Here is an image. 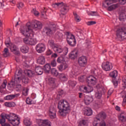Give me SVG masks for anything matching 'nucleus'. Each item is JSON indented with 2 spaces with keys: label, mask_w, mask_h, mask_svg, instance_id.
Returning a JSON list of instances; mask_svg holds the SVG:
<instances>
[{
  "label": "nucleus",
  "mask_w": 126,
  "mask_h": 126,
  "mask_svg": "<svg viewBox=\"0 0 126 126\" xmlns=\"http://www.w3.org/2000/svg\"><path fill=\"white\" fill-rule=\"evenodd\" d=\"M56 36L57 39H59L60 40H62V39H63V34L61 32H57L56 33Z\"/></svg>",
  "instance_id": "obj_44"
},
{
  "label": "nucleus",
  "mask_w": 126,
  "mask_h": 126,
  "mask_svg": "<svg viewBox=\"0 0 126 126\" xmlns=\"http://www.w3.org/2000/svg\"><path fill=\"white\" fill-rule=\"evenodd\" d=\"M6 84H7V81L6 80H4L3 81V83L1 85V86H0L1 89H4V88H5V87H6Z\"/></svg>",
  "instance_id": "obj_52"
},
{
  "label": "nucleus",
  "mask_w": 126,
  "mask_h": 126,
  "mask_svg": "<svg viewBox=\"0 0 126 126\" xmlns=\"http://www.w3.org/2000/svg\"><path fill=\"white\" fill-rule=\"evenodd\" d=\"M96 117L98 119V121H100L101 120H105L107 118V115L105 112H101L97 114Z\"/></svg>",
  "instance_id": "obj_18"
},
{
  "label": "nucleus",
  "mask_w": 126,
  "mask_h": 126,
  "mask_svg": "<svg viewBox=\"0 0 126 126\" xmlns=\"http://www.w3.org/2000/svg\"><path fill=\"white\" fill-rule=\"evenodd\" d=\"M87 24L88 26L94 25V24H96V22H95V21L88 22L87 23Z\"/></svg>",
  "instance_id": "obj_60"
},
{
  "label": "nucleus",
  "mask_w": 126,
  "mask_h": 126,
  "mask_svg": "<svg viewBox=\"0 0 126 126\" xmlns=\"http://www.w3.org/2000/svg\"><path fill=\"white\" fill-rule=\"evenodd\" d=\"M10 42V40L9 39H8V40H6L5 42V44L6 46V47H9L10 46V43H9Z\"/></svg>",
  "instance_id": "obj_62"
},
{
  "label": "nucleus",
  "mask_w": 126,
  "mask_h": 126,
  "mask_svg": "<svg viewBox=\"0 0 126 126\" xmlns=\"http://www.w3.org/2000/svg\"><path fill=\"white\" fill-rule=\"evenodd\" d=\"M20 94H10L4 97L5 100H13L14 98H15V97H18L20 96Z\"/></svg>",
  "instance_id": "obj_24"
},
{
  "label": "nucleus",
  "mask_w": 126,
  "mask_h": 126,
  "mask_svg": "<svg viewBox=\"0 0 126 126\" xmlns=\"http://www.w3.org/2000/svg\"><path fill=\"white\" fill-rule=\"evenodd\" d=\"M106 122L105 121H102L100 123H99V126H106Z\"/></svg>",
  "instance_id": "obj_63"
},
{
  "label": "nucleus",
  "mask_w": 126,
  "mask_h": 126,
  "mask_svg": "<svg viewBox=\"0 0 126 126\" xmlns=\"http://www.w3.org/2000/svg\"><path fill=\"white\" fill-rule=\"evenodd\" d=\"M24 123L26 126H30L32 125V122L29 118H26L24 120Z\"/></svg>",
  "instance_id": "obj_38"
},
{
  "label": "nucleus",
  "mask_w": 126,
  "mask_h": 126,
  "mask_svg": "<svg viewBox=\"0 0 126 126\" xmlns=\"http://www.w3.org/2000/svg\"><path fill=\"white\" fill-rule=\"evenodd\" d=\"M98 121H99V119L96 117L94 120V122L93 123V125L94 126H97L98 125Z\"/></svg>",
  "instance_id": "obj_56"
},
{
  "label": "nucleus",
  "mask_w": 126,
  "mask_h": 126,
  "mask_svg": "<svg viewBox=\"0 0 126 126\" xmlns=\"http://www.w3.org/2000/svg\"><path fill=\"white\" fill-rule=\"evenodd\" d=\"M78 63L80 66H85L87 64V58L85 56H82L79 58Z\"/></svg>",
  "instance_id": "obj_12"
},
{
  "label": "nucleus",
  "mask_w": 126,
  "mask_h": 126,
  "mask_svg": "<svg viewBox=\"0 0 126 126\" xmlns=\"http://www.w3.org/2000/svg\"><path fill=\"white\" fill-rule=\"evenodd\" d=\"M69 83L72 87H74L76 85V82L75 81H69Z\"/></svg>",
  "instance_id": "obj_57"
},
{
  "label": "nucleus",
  "mask_w": 126,
  "mask_h": 126,
  "mask_svg": "<svg viewBox=\"0 0 126 126\" xmlns=\"http://www.w3.org/2000/svg\"><path fill=\"white\" fill-rule=\"evenodd\" d=\"M6 119L12 126H18L20 124V119L18 116L14 113L6 114Z\"/></svg>",
  "instance_id": "obj_3"
},
{
  "label": "nucleus",
  "mask_w": 126,
  "mask_h": 126,
  "mask_svg": "<svg viewBox=\"0 0 126 126\" xmlns=\"http://www.w3.org/2000/svg\"><path fill=\"white\" fill-rule=\"evenodd\" d=\"M68 9H69L68 6H64L63 8L61 9V12L62 14H63V15H64V14L66 13L67 11H68Z\"/></svg>",
  "instance_id": "obj_42"
},
{
  "label": "nucleus",
  "mask_w": 126,
  "mask_h": 126,
  "mask_svg": "<svg viewBox=\"0 0 126 126\" xmlns=\"http://www.w3.org/2000/svg\"><path fill=\"white\" fill-rule=\"evenodd\" d=\"M57 63H65V60L63 57H60L58 58Z\"/></svg>",
  "instance_id": "obj_45"
},
{
  "label": "nucleus",
  "mask_w": 126,
  "mask_h": 126,
  "mask_svg": "<svg viewBox=\"0 0 126 126\" xmlns=\"http://www.w3.org/2000/svg\"><path fill=\"white\" fill-rule=\"evenodd\" d=\"M43 69L45 72L49 73V72H50V70H51V65L49 63L46 64L44 66Z\"/></svg>",
  "instance_id": "obj_35"
},
{
  "label": "nucleus",
  "mask_w": 126,
  "mask_h": 126,
  "mask_svg": "<svg viewBox=\"0 0 126 126\" xmlns=\"http://www.w3.org/2000/svg\"><path fill=\"white\" fill-rule=\"evenodd\" d=\"M20 50L23 54H27L29 52V47L28 46L24 45L21 47Z\"/></svg>",
  "instance_id": "obj_25"
},
{
  "label": "nucleus",
  "mask_w": 126,
  "mask_h": 126,
  "mask_svg": "<svg viewBox=\"0 0 126 126\" xmlns=\"http://www.w3.org/2000/svg\"><path fill=\"white\" fill-rule=\"evenodd\" d=\"M61 53H63L62 56H66L67 53H68V48L67 47H65L63 49H62Z\"/></svg>",
  "instance_id": "obj_48"
},
{
  "label": "nucleus",
  "mask_w": 126,
  "mask_h": 126,
  "mask_svg": "<svg viewBox=\"0 0 126 126\" xmlns=\"http://www.w3.org/2000/svg\"><path fill=\"white\" fill-rule=\"evenodd\" d=\"M37 124L39 126H51V122L48 120H38Z\"/></svg>",
  "instance_id": "obj_14"
},
{
  "label": "nucleus",
  "mask_w": 126,
  "mask_h": 126,
  "mask_svg": "<svg viewBox=\"0 0 126 126\" xmlns=\"http://www.w3.org/2000/svg\"><path fill=\"white\" fill-rule=\"evenodd\" d=\"M3 56L4 57V58H7V57L9 56V50H8V48H5L4 49L3 51Z\"/></svg>",
  "instance_id": "obj_40"
},
{
  "label": "nucleus",
  "mask_w": 126,
  "mask_h": 126,
  "mask_svg": "<svg viewBox=\"0 0 126 126\" xmlns=\"http://www.w3.org/2000/svg\"><path fill=\"white\" fill-rule=\"evenodd\" d=\"M49 114L51 119H55L57 117L56 113V108L53 106H50L49 110Z\"/></svg>",
  "instance_id": "obj_16"
},
{
  "label": "nucleus",
  "mask_w": 126,
  "mask_h": 126,
  "mask_svg": "<svg viewBox=\"0 0 126 126\" xmlns=\"http://www.w3.org/2000/svg\"><path fill=\"white\" fill-rule=\"evenodd\" d=\"M9 47L10 50L11 52H13V53H14V52H17V50H18V48H17L16 45H14V44L10 43Z\"/></svg>",
  "instance_id": "obj_34"
},
{
  "label": "nucleus",
  "mask_w": 126,
  "mask_h": 126,
  "mask_svg": "<svg viewBox=\"0 0 126 126\" xmlns=\"http://www.w3.org/2000/svg\"><path fill=\"white\" fill-rule=\"evenodd\" d=\"M43 25L42 23L37 20H33L32 23V25L31 27L34 30H39L40 29H42V27Z\"/></svg>",
  "instance_id": "obj_10"
},
{
  "label": "nucleus",
  "mask_w": 126,
  "mask_h": 126,
  "mask_svg": "<svg viewBox=\"0 0 126 126\" xmlns=\"http://www.w3.org/2000/svg\"><path fill=\"white\" fill-rule=\"evenodd\" d=\"M122 81L123 82V88H124V89H126V77H123Z\"/></svg>",
  "instance_id": "obj_55"
},
{
  "label": "nucleus",
  "mask_w": 126,
  "mask_h": 126,
  "mask_svg": "<svg viewBox=\"0 0 126 126\" xmlns=\"http://www.w3.org/2000/svg\"><path fill=\"white\" fill-rule=\"evenodd\" d=\"M109 76H110V77H112V78H114V79H116V77L118 76V71L114 70L113 71L110 72L109 74Z\"/></svg>",
  "instance_id": "obj_37"
},
{
  "label": "nucleus",
  "mask_w": 126,
  "mask_h": 126,
  "mask_svg": "<svg viewBox=\"0 0 126 126\" xmlns=\"http://www.w3.org/2000/svg\"><path fill=\"white\" fill-rule=\"evenodd\" d=\"M67 36V42L70 46L71 47H74L76 45V40H75V37L72 34L67 32H66Z\"/></svg>",
  "instance_id": "obj_5"
},
{
  "label": "nucleus",
  "mask_w": 126,
  "mask_h": 126,
  "mask_svg": "<svg viewBox=\"0 0 126 126\" xmlns=\"http://www.w3.org/2000/svg\"><path fill=\"white\" fill-rule=\"evenodd\" d=\"M119 120L121 122H126V113L125 111H123L120 114L119 116Z\"/></svg>",
  "instance_id": "obj_28"
},
{
  "label": "nucleus",
  "mask_w": 126,
  "mask_h": 126,
  "mask_svg": "<svg viewBox=\"0 0 126 126\" xmlns=\"http://www.w3.org/2000/svg\"><path fill=\"white\" fill-rule=\"evenodd\" d=\"M20 31L22 35H24L25 37H33L34 32L31 29V26L27 25L25 26H22L20 29Z\"/></svg>",
  "instance_id": "obj_4"
},
{
  "label": "nucleus",
  "mask_w": 126,
  "mask_h": 126,
  "mask_svg": "<svg viewBox=\"0 0 126 126\" xmlns=\"http://www.w3.org/2000/svg\"><path fill=\"white\" fill-rule=\"evenodd\" d=\"M126 12L125 11H122L121 12L119 16V19L120 21H124L126 19Z\"/></svg>",
  "instance_id": "obj_33"
},
{
  "label": "nucleus",
  "mask_w": 126,
  "mask_h": 126,
  "mask_svg": "<svg viewBox=\"0 0 126 126\" xmlns=\"http://www.w3.org/2000/svg\"><path fill=\"white\" fill-rule=\"evenodd\" d=\"M51 73L54 76H57L59 75V71L55 68H53L51 69Z\"/></svg>",
  "instance_id": "obj_39"
},
{
  "label": "nucleus",
  "mask_w": 126,
  "mask_h": 126,
  "mask_svg": "<svg viewBox=\"0 0 126 126\" xmlns=\"http://www.w3.org/2000/svg\"><path fill=\"white\" fill-rule=\"evenodd\" d=\"M73 15L74 16L75 21L76 22H80L81 21L80 16H79V15H78L76 13H73Z\"/></svg>",
  "instance_id": "obj_43"
},
{
  "label": "nucleus",
  "mask_w": 126,
  "mask_h": 126,
  "mask_svg": "<svg viewBox=\"0 0 126 126\" xmlns=\"http://www.w3.org/2000/svg\"><path fill=\"white\" fill-rule=\"evenodd\" d=\"M20 78H21V81H22V82H24V83H28L29 82V79L28 78H23V76H22V73H21Z\"/></svg>",
  "instance_id": "obj_46"
},
{
  "label": "nucleus",
  "mask_w": 126,
  "mask_h": 126,
  "mask_svg": "<svg viewBox=\"0 0 126 126\" xmlns=\"http://www.w3.org/2000/svg\"><path fill=\"white\" fill-rule=\"evenodd\" d=\"M84 90L86 93H90L93 91V87L88 85L87 87H84Z\"/></svg>",
  "instance_id": "obj_36"
},
{
  "label": "nucleus",
  "mask_w": 126,
  "mask_h": 126,
  "mask_svg": "<svg viewBox=\"0 0 126 126\" xmlns=\"http://www.w3.org/2000/svg\"><path fill=\"white\" fill-rule=\"evenodd\" d=\"M48 82L49 84L52 86V87H53L54 88L56 87V79L52 77L49 78L48 79Z\"/></svg>",
  "instance_id": "obj_22"
},
{
  "label": "nucleus",
  "mask_w": 126,
  "mask_h": 126,
  "mask_svg": "<svg viewBox=\"0 0 126 126\" xmlns=\"http://www.w3.org/2000/svg\"><path fill=\"white\" fill-rule=\"evenodd\" d=\"M48 44L51 46L55 53H57V54H61V53L63 51V48H62V47L55 44L54 40H49L48 41Z\"/></svg>",
  "instance_id": "obj_7"
},
{
  "label": "nucleus",
  "mask_w": 126,
  "mask_h": 126,
  "mask_svg": "<svg viewBox=\"0 0 126 126\" xmlns=\"http://www.w3.org/2000/svg\"><path fill=\"white\" fill-rule=\"evenodd\" d=\"M6 107H14V102H5Z\"/></svg>",
  "instance_id": "obj_53"
},
{
  "label": "nucleus",
  "mask_w": 126,
  "mask_h": 126,
  "mask_svg": "<svg viewBox=\"0 0 126 126\" xmlns=\"http://www.w3.org/2000/svg\"><path fill=\"white\" fill-rule=\"evenodd\" d=\"M114 2H116V0H106L102 5L104 7H108L109 5L112 4V3H114Z\"/></svg>",
  "instance_id": "obj_27"
},
{
  "label": "nucleus",
  "mask_w": 126,
  "mask_h": 126,
  "mask_svg": "<svg viewBox=\"0 0 126 126\" xmlns=\"http://www.w3.org/2000/svg\"><path fill=\"white\" fill-rule=\"evenodd\" d=\"M69 57L71 60H74L75 58H77V51H73L69 54Z\"/></svg>",
  "instance_id": "obj_30"
},
{
  "label": "nucleus",
  "mask_w": 126,
  "mask_h": 126,
  "mask_svg": "<svg viewBox=\"0 0 126 126\" xmlns=\"http://www.w3.org/2000/svg\"><path fill=\"white\" fill-rule=\"evenodd\" d=\"M32 37L33 36H27L24 38V42L27 45H31V46H34L37 44V39L36 38H33Z\"/></svg>",
  "instance_id": "obj_9"
},
{
  "label": "nucleus",
  "mask_w": 126,
  "mask_h": 126,
  "mask_svg": "<svg viewBox=\"0 0 126 126\" xmlns=\"http://www.w3.org/2000/svg\"><path fill=\"white\" fill-rule=\"evenodd\" d=\"M84 101L86 105H89V104L93 102V97L92 96L86 95L85 96Z\"/></svg>",
  "instance_id": "obj_17"
},
{
  "label": "nucleus",
  "mask_w": 126,
  "mask_h": 126,
  "mask_svg": "<svg viewBox=\"0 0 126 126\" xmlns=\"http://www.w3.org/2000/svg\"><path fill=\"white\" fill-rule=\"evenodd\" d=\"M23 6H24V4H23V3L22 2H19L17 4V7H18V8H22Z\"/></svg>",
  "instance_id": "obj_61"
},
{
  "label": "nucleus",
  "mask_w": 126,
  "mask_h": 126,
  "mask_svg": "<svg viewBox=\"0 0 126 126\" xmlns=\"http://www.w3.org/2000/svg\"><path fill=\"white\" fill-rule=\"evenodd\" d=\"M117 36L119 39L125 40L126 39V29L125 28H121L117 31Z\"/></svg>",
  "instance_id": "obj_8"
},
{
  "label": "nucleus",
  "mask_w": 126,
  "mask_h": 126,
  "mask_svg": "<svg viewBox=\"0 0 126 126\" xmlns=\"http://www.w3.org/2000/svg\"><path fill=\"white\" fill-rule=\"evenodd\" d=\"M88 15H91L92 16H97L98 13L96 11H90L88 12Z\"/></svg>",
  "instance_id": "obj_49"
},
{
  "label": "nucleus",
  "mask_w": 126,
  "mask_h": 126,
  "mask_svg": "<svg viewBox=\"0 0 126 126\" xmlns=\"http://www.w3.org/2000/svg\"><path fill=\"white\" fill-rule=\"evenodd\" d=\"M67 64L64 63L58 66V68L60 71H63V70H65L67 68Z\"/></svg>",
  "instance_id": "obj_26"
},
{
  "label": "nucleus",
  "mask_w": 126,
  "mask_h": 126,
  "mask_svg": "<svg viewBox=\"0 0 126 126\" xmlns=\"http://www.w3.org/2000/svg\"><path fill=\"white\" fill-rule=\"evenodd\" d=\"M102 93H103V88L97 89V92L95 94V98L100 99L102 97Z\"/></svg>",
  "instance_id": "obj_19"
},
{
  "label": "nucleus",
  "mask_w": 126,
  "mask_h": 126,
  "mask_svg": "<svg viewBox=\"0 0 126 126\" xmlns=\"http://www.w3.org/2000/svg\"><path fill=\"white\" fill-rule=\"evenodd\" d=\"M58 108L59 110L58 113L62 117H65L70 112L69 102L64 99H62L59 102Z\"/></svg>",
  "instance_id": "obj_1"
},
{
  "label": "nucleus",
  "mask_w": 126,
  "mask_h": 126,
  "mask_svg": "<svg viewBox=\"0 0 126 126\" xmlns=\"http://www.w3.org/2000/svg\"><path fill=\"white\" fill-rule=\"evenodd\" d=\"M56 25H50L49 27H45L43 30V32L46 34L48 36H51L53 32L56 31Z\"/></svg>",
  "instance_id": "obj_6"
},
{
  "label": "nucleus",
  "mask_w": 126,
  "mask_h": 126,
  "mask_svg": "<svg viewBox=\"0 0 126 126\" xmlns=\"http://www.w3.org/2000/svg\"><path fill=\"white\" fill-rule=\"evenodd\" d=\"M119 2L122 5L126 4V0H119Z\"/></svg>",
  "instance_id": "obj_64"
},
{
  "label": "nucleus",
  "mask_w": 126,
  "mask_h": 126,
  "mask_svg": "<svg viewBox=\"0 0 126 126\" xmlns=\"http://www.w3.org/2000/svg\"><path fill=\"white\" fill-rule=\"evenodd\" d=\"M26 103L28 105H32V104H33V101L29 97H28L26 100Z\"/></svg>",
  "instance_id": "obj_58"
},
{
  "label": "nucleus",
  "mask_w": 126,
  "mask_h": 126,
  "mask_svg": "<svg viewBox=\"0 0 126 126\" xmlns=\"http://www.w3.org/2000/svg\"><path fill=\"white\" fill-rule=\"evenodd\" d=\"M35 71L36 73L38 75H41L43 74V68L41 66H37L35 68Z\"/></svg>",
  "instance_id": "obj_31"
},
{
  "label": "nucleus",
  "mask_w": 126,
  "mask_h": 126,
  "mask_svg": "<svg viewBox=\"0 0 126 126\" xmlns=\"http://www.w3.org/2000/svg\"><path fill=\"white\" fill-rule=\"evenodd\" d=\"M28 91H29V89H28V88H23V95L24 96H27V95H28Z\"/></svg>",
  "instance_id": "obj_47"
},
{
  "label": "nucleus",
  "mask_w": 126,
  "mask_h": 126,
  "mask_svg": "<svg viewBox=\"0 0 126 126\" xmlns=\"http://www.w3.org/2000/svg\"><path fill=\"white\" fill-rule=\"evenodd\" d=\"M21 71L18 70L15 73L14 81H12L8 85V87L13 88L16 86L15 89L16 91L19 92L22 90V86L19 84L21 82Z\"/></svg>",
  "instance_id": "obj_2"
},
{
  "label": "nucleus",
  "mask_w": 126,
  "mask_h": 126,
  "mask_svg": "<svg viewBox=\"0 0 126 126\" xmlns=\"http://www.w3.org/2000/svg\"><path fill=\"white\" fill-rule=\"evenodd\" d=\"M59 78L62 81H66V80H67V75L63 73H60L59 74Z\"/></svg>",
  "instance_id": "obj_32"
},
{
  "label": "nucleus",
  "mask_w": 126,
  "mask_h": 126,
  "mask_svg": "<svg viewBox=\"0 0 126 126\" xmlns=\"http://www.w3.org/2000/svg\"><path fill=\"white\" fill-rule=\"evenodd\" d=\"M37 63L39 64H45V63H46V59H45V57L43 56H39L37 59Z\"/></svg>",
  "instance_id": "obj_21"
},
{
  "label": "nucleus",
  "mask_w": 126,
  "mask_h": 126,
  "mask_svg": "<svg viewBox=\"0 0 126 126\" xmlns=\"http://www.w3.org/2000/svg\"><path fill=\"white\" fill-rule=\"evenodd\" d=\"M84 113L85 116H92V114H93L92 109L88 107H86L85 108V110H84Z\"/></svg>",
  "instance_id": "obj_20"
},
{
  "label": "nucleus",
  "mask_w": 126,
  "mask_h": 126,
  "mask_svg": "<svg viewBox=\"0 0 126 126\" xmlns=\"http://www.w3.org/2000/svg\"><path fill=\"white\" fill-rule=\"evenodd\" d=\"M46 11L44 10L41 13V17H42V18H44V19H47V18L46 17V16H45V15H46Z\"/></svg>",
  "instance_id": "obj_59"
},
{
  "label": "nucleus",
  "mask_w": 126,
  "mask_h": 126,
  "mask_svg": "<svg viewBox=\"0 0 126 126\" xmlns=\"http://www.w3.org/2000/svg\"><path fill=\"white\" fill-rule=\"evenodd\" d=\"M36 50L37 53H43L46 50V46L43 43H38L36 46Z\"/></svg>",
  "instance_id": "obj_15"
},
{
  "label": "nucleus",
  "mask_w": 126,
  "mask_h": 126,
  "mask_svg": "<svg viewBox=\"0 0 126 126\" xmlns=\"http://www.w3.org/2000/svg\"><path fill=\"white\" fill-rule=\"evenodd\" d=\"M87 82L89 84H91V85H95L97 83V79L96 77L91 75L87 78Z\"/></svg>",
  "instance_id": "obj_13"
},
{
  "label": "nucleus",
  "mask_w": 126,
  "mask_h": 126,
  "mask_svg": "<svg viewBox=\"0 0 126 126\" xmlns=\"http://www.w3.org/2000/svg\"><path fill=\"white\" fill-rule=\"evenodd\" d=\"M63 2L60 3H55V4H52L53 7H61V6H63Z\"/></svg>",
  "instance_id": "obj_51"
},
{
  "label": "nucleus",
  "mask_w": 126,
  "mask_h": 126,
  "mask_svg": "<svg viewBox=\"0 0 126 126\" xmlns=\"http://www.w3.org/2000/svg\"><path fill=\"white\" fill-rule=\"evenodd\" d=\"M119 7V5L118 4H113L108 8V10L109 11H112V10H114V9H116V8H118Z\"/></svg>",
  "instance_id": "obj_41"
},
{
  "label": "nucleus",
  "mask_w": 126,
  "mask_h": 126,
  "mask_svg": "<svg viewBox=\"0 0 126 126\" xmlns=\"http://www.w3.org/2000/svg\"><path fill=\"white\" fill-rule=\"evenodd\" d=\"M35 74V72L31 70H28L27 71V75L30 77H32Z\"/></svg>",
  "instance_id": "obj_50"
},
{
  "label": "nucleus",
  "mask_w": 126,
  "mask_h": 126,
  "mask_svg": "<svg viewBox=\"0 0 126 126\" xmlns=\"http://www.w3.org/2000/svg\"><path fill=\"white\" fill-rule=\"evenodd\" d=\"M102 69L105 71H109L113 68V64L109 62H104L101 65Z\"/></svg>",
  "instance_id": "obj_11"
},
{
  "label": "nucleus",
  "mask_w": 126,
  "mask_h": 126,
  "mask_svg": "<svg viewBox=\"0 0 126 126\" xmlns=\"http://www.w3.org/2000/svg\"><path fill=\"white\" fill-rule=\"evenodd\" d=\"M1 119L0 120V124L2 126H5V119H6V115L5 113L1 114Z\"/></svg>",
  "instance_id": "obj_23"
},
{
  "label": "nucleus",
  "mask_w": 126,
  "mask_h": 126,
  "mask_svg": "<svg viewBox=\"0 0 126 126\" xmlns=\"http://www.w3.org/2000/svg\"><path fill=\"white\" fill-rule=\"evenodd\" d=\"M50 64L52 67H56L57 66V62L55 60H52L50 62Z\"/></svg>",
  "instance_id": "obj_54"
},
{
  "label": "nucleus",
  "mask_w": 126,
  "mask_h": 126,
  "mask_svg": "<svg viewBox=\"0 0 126 126\" xmlns=\"http://www.w3.org/2000/svg\"><path fill=\"white\" fill-rule=\"evenodd\" d=\"M121 96L122 98H123V101L122 102V106L123 107H125L126 105V92L125 91H123L121 93Z\"/></svg>",
  "instance_id": "obj_29"
}]
</instances>
